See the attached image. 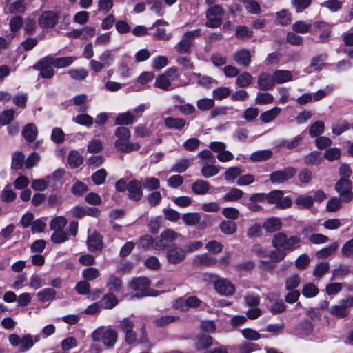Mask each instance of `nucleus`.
<instances>
[{
    "label": "nucleus",
    "instance_id": "obj_35",
    "mask_svg": "<svg viewBox=\"0 0 353 353\" xmlns=\"http://www.w3.org/2000/svg\"><path fill=\"white\" fill-rule=\"evenodd\" d=\"M214 163H204L201 170V175L204 178H210L216 176L219 172V167L214 165Z\"/></svg>",
    "mask_w": 353,
    "mask_h": 353
},
{
    "label": "nucleus",
    "instance_id": "obj_32",
    "mask_svg": "<svg viewBox=\"0 0 353 353\" xmlns=\"http://www.w3.org/2000/svg\"><path fill=\"white\" fill-rule=\"evenodd\" d=\"M56 291L53 288H47L37 292V297L41 303L51 302L55 299Z\"/></svg>",
    "mask_w": 353,
    "mask_h": 353
},
{
    "label": "nucleus",
    "instance_id": "obj_30",
    "mask_svg": "<svg viewBox=\"0 0 353 353\" xmlns=\"http://www.w3.org/2000/svg\"><path fill=\"white\" fill-rule=\"evenodd\" d=\"M217 263V259L206 254L197 255L194 259V264L196 266H212Z\"/></svg>",
    "mask_w": 353,
    "mask_h": 353
},
{
    "label": "nucleus",
    "instance_id": "obj_41",
    "mask_svg": "<svg viewBox=\"0 0 353 353\" xmlns=\"http://www.w3.org/2000/svg\"><path fill=\"white\" fill-rule=\"evenodd\" d=\"M219 229L223 234L231 235L236 232L237 226L235 222L224 220L220 223Z\"/></svg>",
    "mask_w": 353,
    "mask_h": 353
},
{
    "label": "nucleus",
    "instance_id": "obj_23",
    "mask_svg": "<svg viewBox=\"0 0 353 353\" xmlns=\"http://www.w3.org/2000/svg\"><path fill=\"white\" fill-rule=\"evenodd\" d=\"M251 57L252 55L248 49L239 50L236 51L233 56L235 62L238 65H242L245 68H247L250 65L251 63Z\"/></svg>",
    "mask_w": 353,
    "mask_h": 353
},
{
    "label": "nucleus",
    "instance_id": "obj_13",
    "mask_svg": "<svg viewBox=\"0 0 353 353\" xmlns=\"http://www.w3.org/2000/svg\"><path fill=\"white\" fill-rule=\"evenodd\" d=\"M52 57L47 56L39 60L34 66V70L40 71V75L42 78H52L54 74L52 68L53 64L51 61Z\"/></svg>",
    "mask_w": 353,
    "mask_h": 353
},
{
    "label": "nucleus",
    "instance_id": "obj_43",
    "mask_svg": "<svg viewBox=\"0 0 353 353\" xmlns=\"http://www.w3.org/2000/svg\"><path fill=\"white\" fill-rule=\"evenodd\" d=\"M75 58L73 57H59V58H54L52 57V63L53 66L57 68H63L70 65Z\"/></svg>",
    "mask_w": 353,
    "mask_h": 353
},
{
    "label": "nucleus",
    "instance_id": "obj_54",
    "mask_svg": "<svg viewBox=\"0 0 353 353\" xmlns=\"http://www.w3.org/2000/svg\"><path fill=\"white\" fill-rule=\"evenodd\" d=\"M67 224V220L63 216H57L52 219L50 223V228L54 231L63 230Z\"/></svg>",
    "mask_w": 353,
    "mask_h": 353
},
{
    "label": "nucleus",
    "instance_id": "obj_21",
    "mask_svg": "<svg viewBox=\"0 0 353 353\" xmlns=\"http://www.w3.org/2000/svg\"><path fill=\"white\" fill-rule=\"evenodd\" d=\"M314 25L316 29L321 31L319 36V42L328 43L331 39V26L324 21H316Z\"/></svg>",
    "mask_w": 353,
    "mask_h": 353
},
{
    "label": "nucleus",
    "instance_id": "obj_49",
    "mask_svg": "<svg viewBox=\"0 0 353 353\" xmlns=\"http://www.w3.org/2000/svg\"><path fill=\"white\" fill-rule=\"evenodd\" d=\"M248 12L254 14H259L261 12V6L254 0H241Z\"/></svg>",
    "mask_w": 353,
    "mask_h": 353
},
{
    "label": "nucleus",
    "instance_id": "obj_58",
    "mask_svg": "<svg viewBox=\"0 0 353 353\" xmlns=\"http://www.w3.org/2000/svg\"><path fill=\"white\" fill-rule=\"evenodd\" d=\"M212 94L215 99L221 101L231 94V90L228 87H219L213 90Z\"/></svg>",
    "mask_w": 353,
    "mask_h": 353
},
{
    "label": "nucleus",
    "instance_id": "obj_39",
    "mask_svg": "<svg viewBox=\"0 0 353 353\" xmlns=\"http://www.w3.org/2000/svg\"><path fill=\"white\" fill-rule=\"evenodd\" d=\"M339 243L337 242H334L330 245L327 247H325L320 250H319L316 253V256L319 259H324L330 256H331L332 254H334L336 250L338 249Z\"/></svg>",
    "mask_w": 353,
    "mask_h": 353
},
{
    "label": "nucleus",
    "instance_id": "obj_62",
    "mask_svg": "<svg viewBox=\"0 0 353 353\" xmlns=\"http://www.w3.org/2000/svg\"><path fill=\"white\" fill-rule=\"evenodd\" d=\"M330 269V264L327 262L319 263L313 271V275L316 278H321Z\"/></svg>",
    "mask_w": 353,
    "mask_h": 353
},
{
    "label": "nucleus",
    "instance_id": "obj_4",
    "mask_svg": "<svg viewBox=\"0 0 353 353\" xmlns=\"http://www.w3.org/2000/svg\"><path fill=\"white\" fill-rule=\"evenodd\" d=\"M118 334L110 327L101 326L94 330L92 334L93 341H101L107 348L112 347L117 343Z\"/></svg>",
    "mask_w": 353,
    "mask_h": 353
},
{
    "label": "nucleus",
    "instance_id": "obj_15",
    "mask_svg": "<svg viewBox=\"0 0 353 353\" xmlns=\"http://www.w3.org/2000/svg\"><path fill=\"white\" fill-rule=\"evenodd\" d=\"M59 20V13L52 10L44 11L39 16L38 23L41 28H52Z\"/></svg>",
    "mask_w": 353,
    "mask_h": 353
},
{
    "label": "nucleus",
    "instance_id": "obj_53",
    "mask_svg": "<svg viewBox=\"0 0 353 353\" xmlns=\"http://www.w3.org/2000/svg\"><path fill=\"white\" fill-rule=\"evenodd\" d=\"M190 166V160L188 159H181L178 160L172 167L171 172L182 173L184 172Z\"/></svg>",
    "mask_w": 353,
    "mask_h": 353
},
{
    "label": "nucleus",
    "instance_id": "obj_8",
    "mask_svg": "<svg viewBox=\"0 0 353 353\" xmlns=\"http://www.w3.org/2000/svg\"><path fill=\"white\" fill-rule=\"evenodd\" d=\"M181 236V235L171 229H166L156 238L154 249L156 250H165L169 245Z\"/></svg>",
    "mask_w": 353,
    "mask_h": 353
},
{
    "label": "nucleus",
    "instance_id": "obj_36",
    "mask_svg": "<svg viewBox=\"0 0 353 353\" xmlns=\"http://www.w3.org/2000/svg\"><path fill=\"white\" fill-rule=\"evenodd\" d=\"M243 195L244 192L241 190L233 188L223 195V200L225 202H235L241 199Z\"/></svg>",
    "mask_w": 353,
    "mask_h": 353
},
{
    "label": "nucleus",
    "instance_id": "obj_61",
    "mask_svg": "<svg viewBox=\"0 0 353 353\" xmlns=\"http://www.w3.org/2000/svg\"><path fill=\"white\" fill-rule=\"evenodd\" d=\"M295 203L301 208H309L313 205V199L311 196L300 195L296 200Z\"/></svg>",
    "mask_w": 353,
    "mask_h": 353
},
{
    "label": "nucleus",
    "instance_id": "obj_7",
    "mask_svg": "<svg viewBox=\"0 0 353 353\" xmlns=\"http://www.w3.org/2000/svg\"><path fill=\"white\" fill-rule=\"evenodd\" d=\"M209 276L213 280L214 288L218 294L230 296L235 293V286L229 280L214 274H211Z\"/></svg>",
    "mask_w": 353,
    "mask_h": 353
},
{
    "label": "nucleus",
    "instance_id": "obj_38",
    "mask_svg": "<svg viewBox=\"0 0 353 353\" xmlns=\"http://www.w3.org/2000/svg\"><path fill=\"white\" fill-rule=\"evenodd\" d=\"M252 80L253 77L249 72H243L236 77V85L239 88H247L252 83Z\"/></svg>",
    "mask_w": 353,
    "mask_h": 353
},
{
    "label": "nucleus",
    "instance_id": "obj_22",
    "mask_svg": "<svg viewBox=\"0 0 353 353\" xmlns=\"http://www.w3.org/2000/svg\"><path fill=\"white\" fill-rule=\"evenodd\" d=\"M265 199V193L253 194L250 196L249 203L246 204V206L251 212H260L263 210V207L259 203L263 202Z\"/></svg>",
    "mask_w": 353,
    "mask_h": 353
},
{
    "label": "nucleus",
    "instance_id": "obj_40",
    "mask_svg": "<svg viewBox=\"0 0 353 353\" xmlns=\"http://www.w3.org/2000/svg\"><path fill=\"white\" fill-rule=\"evenodd\" d=\"M176 61L185 69L192 70L194 66L191 61V54H176Z\"/></svg>",
    "mask_w": 353,
    "mask_h": 353
},
{
    "label": "nucleus",
    "instance_id": "obj_10",
    "mask_svg": "<svg viewBox=\"0 0 353 353\" xmlns=\"http://www.w3.org/2000/svg\"><path fill=\"white\" fill-rule=\"evenodd\" d=\"M352 188V183L347 179H340L335 184L336 191L339 194L342 201L345 203H348L353 199Z\"/></svg>",
    "mask_w": 353,
    "mask_h": 353
},
{
    "label": "nucleus",
    "instance_id": "obj_18",
    "mask_svg": "<svg viewBox=\"0 0 353 353\" xmlns=\"http://www.w3.org/2000/svg\"><path fill=\"white\" fill-rule=\"evenodd\" d=\"M267 307L268 310L272 314L283 313L286 308L283 300H276L274 301V295L272 293L267 294L265 297Z\"/></svg>",
    "mask_w": 353,
    "mask_h": 353
},
{
    "label": "nucleus",
    "instance_id": "obj_6",
    "mask_svg": "<svg viewBox=\"0 0 353 353\" xmlns=\"http://www.w3.org/2000/svg\"><path fill=\"white\" fill-rule=\"evenodd\" d=\"M177 71L178 69L175 67L169 68L157 77L154 85L163 90H172V82L179 78Z\"/></svg>",
    "mask_w": 353,
    "mask_h": 353
},
{
    "label": "nucleus",
    "instance_id": "obj_55",
    "mask_svg": "<svg viewBox=\"0 0 353 353\" xmlns=\"http://www.w3.org/2000/svg\"><path fill=\"white\" fill-rule=\"evenodd\" d=\"M25 156L21 152H16L12 154L11 168L14 170L21 169L24 163Z\"/></svg>",
    "mask_w": 353,
    "mask_h": 353
},
{
    "label": "nucleus",
    "instance_id": "obj_27",
    "mask_svg": "<svg viewBox=\"0 0 353 353\" xmlns=\"http://www.w3.org/2000/svg\"><path fill=\"white\" fill-rule=\"evenodd\" d=\"M210 185L206 181L198 179L191 185L192 191L197 195L207 194L210 190Z\"/></svg>",
    "mask_w": 353,
    "mask_h": 353
},
{
    "label": "nucleus",
    "instance_id": "obj_44",
    "mask_svg": "<svg viewBox=\"0 0 353 353\" xmlns=\"http://www.w3.org/2000/svg\"><path fill=\"white\" fill-rule=\"evenodd\" d=\"M141 182L142 186L149 191H154L160 188L159 180L154 176H147Z\"/></svg>",
    "mask_w": 353,
    "mask_h": 353
},
{
    "label": "nucleus",
    "instance_id": "obj_5",
    "mask_svg": "<svg viewBox=\"0 0 353 353\" xmlns=\"http://www.w3.org/2000/svg\"><path fill=\"white\" fill-rule=\"evenodd\" d=\"M225 11L221 6L215 4L208 8L205 12V26L210 28L219 27L223 23Z\"/></svg>",
    "mask_w": 353,
    "mask_h": 353
},
{
    "label": "nucleus",
    "instance_id": "obj_25",
    "mask_svg": "<svg viewBox=\"0 0 353 353\" xmlns=\"http://www.w3.org/2000/svg\"><path fill=\"white\" fill-rule=\"evenodd\" d=\"M86 243L88 248L90 252L100 250L103 248L102 236L97 232L89 235Z\"/></svg>",
    "mask_w": 353,
    "mask_h": 353
},
{
    "label": "nucleus",
    "instance_id": "obj_17",
    "mask_svg": "<svg viewBox=\"0 0 353 353\" xmlns=\"http://www.w3.org/2000/svg\"><path fill=\"white\" fill-rule=\"evenodd\" d=\"M142 182L137 179L130 180L128 182V197L134 201H139L143 196Z\"/></svg>",
    "mask_w": 353,
    "mask_h": 353
},
{
    "label": "nucleus",
    "instance_id": "obj_24",
    "mask_svg": "<svg viewBox=\"0 0 353 353\" xmlns=\"http://www.w3.org/2000/svg\"><path fill=\"white\" fill-rule=\"evenodd\" d=\"M164 125L169 129L181 130L188 123L186 120L183 118L169 117L165 119Z\"/></svg>",
    "mask_w": 353,
    "mask_h": 353
},
{
    "label": "nucleus",
    "instance_id": "obj_34",
    "mask_svg": "<svg viewBox=\"0 0 353 353\" xmlns=\"http://www.w3.org/2000/svg\"><path fill=\"white\" fill-rule=\"evenodd\" d=\"M281 109L279 107H274L269 110L265 111L260 114L261 121L264 123H270L274 120L281 113Z\"/></svg>",
    "mask_w": 353,
    "mask_h": 353
},
{
    "label": "nucleus",
    "instance_id": "obj_37",
    "mask_svg": "<svg viewBox=\"0 0 353 353\" xmlns=\"http://www.w3.org/2000/svg\"><path fill=\"white\" fill-rule=\"evenodd\" d=\"M83 163V157L76 150L71 151L68 157L69 166L74 169L79 167Z\"/></svg>",
    "mask_w": 353,
    "mask_h": 353
},
{
    "label": "nucleus",
    "instance_id": "obj_20",
    "mask_svg": "<svg viewBox=\"0 0 353 353\" xmlns=\"http://www.w3.org/2000/svg\"><path fill=\"white\" fill-rule=\"evenodd\" d=\"M201 303V301L195 296H191L186 299H179L176 301L175 307L183 311H186L189 308L198 307Z\"/></svg>",
    "mask_w": 353,
    "mask_h": 353
},
{
    "label": "nucleus",
    "instance_id": "obj_42",
    "mask_svg": "<svg viewBox=\"0 0 353 353\" xmlns=\"http://www.w3.org/2000/svg\"><path fill=\"white\" fill-rule=\"evenodd\" d=\"M39 337L38 336H35L33 339L30 334L25 335L21 339L20 351L26 352L28 350L34 345V343L39 341Z\"/></svg>",
    "mask_w": 353,
    "mask_h": 353
},
{
    "label": "nucleus",
    "instance_id": "obj_14",
    "mask_svg": "<svg viewBox=\"0 0 353 353\" xmlns=\"http://www.w3.org/2000/svg\"><path fill=\"white\" fill-rule=\"evenodd\" d=\"M353 306V296H349L340 301V304L331 307L330 313L339 318L348 315V309Z\"/></svg>",
    "mask_w": 353,
    "mask_h": 353
},
{
    "label": "nucleus",
    "instance_id": "obj_31",
    "mask_svg": "<svg viewBox=\"0 0 353 353\" xmlns=\"http://www.w3.org/2000/svg\"><path fill=\"white\" fill-rule=\"evenodd\" d=\"M212 344V338L206 334H199L195 339V347L198 350H205Z\"/></svg>",
    "mask_w": 353,
    "mask_h": 353
},
{
    "label": "nucleus",
    "instance_id": "obj_51",
    "mask_svg": "<svg viewBox=\"0 0 353 353\" xmlns=\"http://www.w3.org/2000/svg\"><path fill=\"white\" fill-rule=\"evenodd\" d=\"M301 282V278L299 274H293L288 276L285 283V289L288 291L294 290Z\"/></svg>",
    "mask_w": 353,
    "mask_h": 353
},
{
    "label": "nucleus",
    "instance_id": "obj_45",
    "mask_svg": "<svg viewBox=\"0 0 353 353\" xmlns=\"http://www.w3.org/2000/svg\"><path fill=\"white\" fill-rule=\"evenodd\" d=\"M181 219L185 225L194 226L200 222L201 215L197 212H188L183 214Z\"/></svg>",
    "mask_w": 353,
    "mask_h": 353
},
{
    "label": "nucleus",
    "instance_id": "obj_28",
    "mask_svg": "<svg viewBox=\"0 0 353 353\" xmlns=\"http://www.w3.org/2000/svg\"><path fill=\"white\" fill-rule=\"evenodd\" d=\"M282 223L280 219L277 217H272L266 219L263 223V228L267 232H274L281 228Z\"/></svg>",
    "mask_w": 353,
    "mask_h": 353
},
{
    "label": "nucleus",
    "instance_id": "obj_46",
    "mask_svg": "<svg viewBox=\"0 0 353 353\" xmlns=\"http://www.w3.org/2000/svg\"><path fill=\"white\" fill-rule=\"evenodd\" d=\"M272 156V152L270 150H259L253 152L250 155V159L254 162H260L269 159Z\"/></svg>",
    "mask_w": 353,
    "mask_h": 353
},
{
    "label": "nucleus",
    "instance_id": "obj_59",
    "mask_svg": "<svg viewBox=\"0 0 353 353\" xmlns=\"http://www.w3.org/2000/svg\"><path fill=\"white\" fill-rule=\"evenodd\" d=\"M325 129L324 123L321 121H317L312 123L309 129L310 135L316 137L323 132Z\"/></svg>",
    "mask_w": 353,
    "mask_h": 353
},
{
    "label": "nucleus",
    "instance_id": "obj_57",
    "mask_svg": "<svg viewBox=\"0 0 353 353\" xmlns=\"http://www.w3.org/2000/svg\"><path fill=\"white\" fill-rule=\"evenodd\" d=\"M319 293L318 288L312 283H309L303 285L302 294L304 296L311 298L316 296Z\"/></svg>",
    "mask_w": 353,
    "mask_h": 353
},
{
    "label": "nucleus",
    "instance_id": "obj_56",
    "mask_svg": "<svg viewBox=\"0 0 353 353\" xmlns=\"http://www.w3.org/2000/svg\"><path fill=\"white\" fill-rule=\"evenodd\" d=\"M274 101V97L268 92H259L255 99V103L258 105L270 104Z\"/></svg>",
    "mask_w": 353,
    "mask_h": 353
},
{
    "label": "nucleus",
    "instance_id": "obj_16",
    "mask_svg": "<svg viewBox=\"0 0 353 353\" xmlns=\"http://www.w3.org/2000/svg\"><path fill=\"white\" fill-rule=\"evenodd\" d=\"M150 285V280L146 277H139L132 280L130 283L131 288L139 292L138 296H145L150 295L149 292V288Z\"/></svg>",
    "mask_w": 353,
    "mask_h": 353
},
{
    "label": "nucleus",
    "instance_id": "obj_11",
    "mask_svg": "<svg viewBox=\"0 0 353 353\" xmlns=\"http://www.w3.org/2000/svg\"><path fill=\"white\" fill-rule=\"evenodd\" d=\"M296 173V168L287 167L283 170H276L270 174V181L272 183H283L291 179Z\"/></svg>",
    "mask_w": 353,
    "mask_h": 353
},
{
    "label": "nucleus",
    "instance_id": "obj_26",
    "mask_svg": "<svg viewBox=\"0 0 353 353\" xmlns=\"http://www.w3.org/2000/svg\"><path fill=\"white\" fill-rule=\"evenodd\" d=\"M136 121L135 115L130 112L119 113L115 118L114 124L118 125H129Z\"/></svg>",
    "mask_w": 353,
    "mask_h": 353
},
{
    "label": "nucleus",
    "instance_id": "obj_3",
    "mask_svg": "<svg viewBox=\"0 0 353 353\" xmlns=\"http://www.w3.org/2000/svg\"><path fill=\"white\" fill-rule=\"evenodd\" d=\"M201 35V29L184 32L181 39L174 47L176 54H192L194 48L195 39Z\"/></svg>",
    "mask_w": 353,
    "mask_h": 353
},
{
    "label": "nucleus",
    "instance_id": "obj_33",
    "mask_svg": "<svg viewBox=\"0 0 353 353\" xmlns=\"http://www.w3.org/2000/svg\"><path fill=\"white\" fill-rule=\"evenodd\" d=\"M37 128L33 123L27 124L22 131L24 139L28 142L34 141L37 138Z\"/></svg>",
    "mask_w": 353,
    "mask_h": 353
},
{
    "label": "nucleus",
    "instance_id": "obj_64",
    "mask_svg": "<svg viewBox=\"0 0 353 353\" xmlns=\"http://www.w3.org/2000/svg\"><path fill=\"white\" fill-rule=\"evenodd\" d=\"M134 327V321L130 319V318L127 317L124 318L122 320L119 321V323L117 325V327L122 330L124 333L133 330Z\"/></svg>",
    "mask_w": 353,
    "mask_h": 353
},
{
    "label": "nucleus",
    "instance_id": "obj_60",
    "mask_svg": "<svg viewBox=\"0 0 353 353\" xmlns=\"http://www.w3.org/2000/svg\"><path fill=\"white\" fill-rule=\"evenodd\" d=\"M214 100L213 99L203 98L197 101V108L201 111H208L214 106Z\"/></svg>",
    "mask_w": 353,
    "mask_h": 353
},
{
    "label": "nucleus",
    "instance_id": "obj_47",
    "mask_svg": "<svg viewBox=\"0 0 353 353\" xmlns=\"http://www.w3.org/2000/svg\"><path fill=\"white\" fill-rule=\"evenodd\" d=\"M292 29L295 32L306 34L311 32L312 24L310 23H307L305 21L300 20L296 21L293 24Z\"/></svg>",
    "mask_w": 353,
    "mask_h": 353
},
{
    "label": "nucleus",
    "instance_id": "obj_9",
    "mask_svg": "<svg viewBox=\"0 0 353 353\" xmlns=\"http://www.w3.org/2000/svg\"><path fill=\"white\" fill-rule=\"evenodd\" d=\"M265 196L268 203L275 205L277 208L285 209L292 205L291 199L287 196L284 197L282 190H273L268 194L265 193Z\"/></svg>",
    "mask_w": 353,
    "mask_h": 353
},
{
    "label": "nucleus",
    "instance_id": "obj_12",
    "mask_svg": "<svg viewBox=\"0 0 353 353\" xmlns=\"http://www.w3.org/2000/svg\"><path fill=\"white\" fill-rule=\"evenodd\" d=\"M186 258L184 248L176 245L170 246L166 251V259L169 263L177 265L182 263Z\"/></svg>",
    "mask_w": 353,
    "mask_h": 353
},
{
    "label": "nucleus",
    "instance_id": "obj_29",
    "mask_svg": "<svg viewBox=\"0 0 353 353\" xmlns=\"http://www.w3.org/2000/svg\"><path fill=\"white\" fill-rule=\"evenodd\" d=\"M275 84H282L293 79L292 72L285 70H276L273 73Z\"/></svg>",
    "mask_w": 353,
    "mask_h": 353
},
{
    "label": "nucleus",
    "instance_id": "obj_48",
    "mask_svg": "<svg viewBox=\"0 0 353 353\" xmlns=\"http://www.w3.org/2000/svg\"><path fill=\"white\" fill-rule=\"evenodd\" d=\"M275 21L281 26H286L291 21V14L287 10H282L276 13Z\"/></svg>",
    "mask_w": 353,
    "mask_h": 353
},
{
    "label": "nucleus",
    "instance_id": "obj_1",
    "mask_svg": "<svg viewBox=\"0 0 353 353\" xmlns=\"http://www.w3.org/2000/svg\"><path fill=\"white\" fill-rule=\"evenodd\" d=\"M114 137L116 139L114 146L119 152L130 153L134 151H138L141 148L139 143L130 141L131 132L129 128L125 126H120L116 128Z\"/></svg>",
    "mask_w": 353,
    "mask_h": 353
},
{
    "label": "nucleus",
    "instance_id": "obj_50",
    "mask_svg": "<svg viewBox=\"0 0 353 353\" xmlns=\"http://www.w3.org/2000/svg\"><path fill=\"white\" fill-rule=\"evenodd\" d=\"M253 31L245 26H239L236 28L235 36L239 39H250L253 37Z\"/></svg>",
    "mask_w": 353,
    "mask_h": 353
},
{
    "label": "nucleus",
    "instance_id": "obj_63",
    "mask_svg": "<svg viewBox=\"0 0 353 353\" xmlns=\"http://www.w3.org/2000/svg\"><path fill=\"white\" fill-rule=\"evenodd\" d=\"M242 172V170L239 167H230L224 173L225 179L229 181H234Z\"/></svg>",
    "mask_w": 353,
    "mask_h": 353
},
{
    "label": "nucleus",
    "instance_id": "obj_2",
    "mask_svg": "<svg viewBox=\"0 0 353 353\" xmlns=\"http://www.w3.org/2000/svg\"><path fill=\"white\" fill-rule=\"evenodd\" d=\"M301 239L297 236H288L283 232L275 234L272 240V245L275 249L281 250L294 251L301 246Z\"/></svg>",
    "mask_w": 353,
    "mask_h": 353
},
{
    "label": "nucleus",
    "instance_id": "obj_52",
    "mask_svg": "<svg viewBox=\"0 0 353 353\" xmlns=\"http://www.w3.org/2000/svg\"><path fill=\"white\" fill-rule=\"evenodd\" d=\"M341 198L332 197L329 199L326 204V210L327 212H334L340 210L342 207Z\"/></svg>",
    "mask_w": 353,
    "mask_h": 353
},
{
    "label": "nucleus",
    "instance_id": "obj_19",
    "mask_svg": "<svg viewBox=\"0 0 353 353\" xmlns=\"http://www.w3.org/2000/svg\"><path fill=\"white\" fill-rule=\"evenodd\" d=\"M257 85L263 91L272 90L275 85L273 74L265 72H261L257 79Z\"/></svg>",
    "mask_w": 353,
    "mask_h": 353
}]
</instances>
